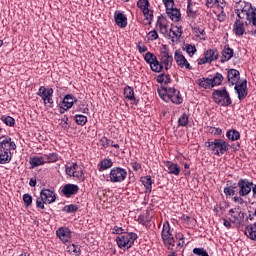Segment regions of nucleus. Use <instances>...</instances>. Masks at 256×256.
I'll return each instance as SVG.
<instances>
[{
	"mask_svg": "<svg viewBox=\"0 0 256 256\" xmlns=\"http://www.w3.org/2000/svg\"><path fill=\"white\" fill-rule=\"evenodd\" d=\"M234 12L237 19L248 21L249 25L256 27V8L249 2L238 1L234 5Z\"/></svg>",
	"mask_w": 256,
	"mask_h": 256,
	"instance_id": "1",
	"label": "nucleus"
},
{
	"mask_svg": "<svg viewBox=\"0 0 256 256\" xmlns=\"http://www.w3.org/2000/svg\"><path fill=\"white\" fill-rule=\"evenodd\" d=\"M16 149L17 145L11 141V137L2 136V140H0V165L11 163V151H15Z\"/></svg>",
	"mask_w": 256,
	"mask_h": 256,
	"instance_id": "2",
	"label": "nucleus"
},
{
	"mask_svg": "<svg viewBox=\"0 0 256 256\" xmlns=\"http://www.w3.org/2000/svg\"><path fill=\"white\" fill-rule=\"evenodd\" d=\"M205 147H209L210 151L221 157V155H225L227 151H229V143H226L223 139H215L214 141H208L205 143Z\"/></svg>",
	"mask_w": 256,
	"mask_h": 256,
	"instance_id": "3",
	"label": "nucleus"
},
{
	"mask_svg": "<svg viewBox=\"0 0 256 256\" xmlns=\"http://www.w3.org/2000/svg\"><path fill=\"white\" fill-rule=\"evenodd\" d=\"M212 98L214 103H216V105H221V107H229L232 103L231 97L229 96V92H227L226 88L214 90Z\"/></svg>",
	"mask_w": 256,
	"mask_h": 256,
	"instance_id": "4",
	"label": "nucleus"
},
{
	"mask_svg": "<svg viewBox=\"0 0 256 256\" xmlns=\"http://www.w3.org/2000/svg\"><path fill=\"white\" fill-rule=\"evenodd\" d=\"M135 241H137V234L133 232L116 237L119 249H131L132 245H135Z\"/></svg>",
	"mask_w": 256,
	"mask_h": 256,
	"instance_id": "5",
	"label": "nucleus"
},
{
	"mask_svg": "<svg viewBox=\"0 0 256 256\" xmlns=\"http://www.w3.org/2000/svg\"><path fill=\"white\" fill-rule=\"evenodd\" d=\"M110 183H123L127 179V170L121 167H114L109 173Z\"/></svg>",
	"mask_w": 256,
	"mask_h": 256,
	"instance_id": "6",
	"label": "nucleus"
},
{
	"mask_svg": "<svg viewBox=\"0 0 256 256\" xmlns=\"http://www.w3.org/2000/svg\"><path fill=\"white\" fill-rule=\"evenodd\" d=\"M37 95L38 97H41L42 101H44V105L49 103V107H53V88H45V86H41Z\"/></svg>",
	"mask_w": 256,
	"mask_h": 256,
	"instance_id": "7",
	"label": "nucleus"
},
{
	"mask_svg": "<svg viewBox=\"0 0 256 256\" xmlns=\"http://www.w3.org/2000/svg\"><path fill=\"white\" fill-rule=\"evenodd\" d=\"M160 63L166 71H169L173 66V56L169 54V50L164 46V50L160 53Z\"/></svg>",
	"mask_w": 256,
	"mask_h": 256,
	"instance_id": "8",
	"label": "nucleus"
},
{
	"mask_svg": "<svg viewBox=\"0 0 256 256\" xmlns=\"http://www.w3.org/2000/svg\"><path fill=\"white\" fill-rule=\"evenodd\" d=\"M237 187H239V195L240 197H247L249 193H251V189H253V182L248 179H240L237 183Z\"/></svg>",
	"mask_w": 256,
	"mask_h": 256,
	"instance_id": "9",
	"label": "nucleus"
},
{
	"mask_svg": "<svg viewBox=\"0 0 256 256\" xmlns=\"http://www.w3.org/2000/svg\"><path fill=\"white\" fill-rule=\"evenodd\" d=\"M161 238L164 245H171V241L175 240L173 234L171 233V225L169 221L164 222L161 232Z\"/></svg>",
	"mask_w": 256,
	"mask_h": 256,
	"instance_id": "10",
	"label": "nucleus"
},
{
	"mask_svg": "<svg viewBox=\"0 0 256 256\" xmlns=\"http://www.w3.org/2000/svg\"><path fill=\"white\" fill-rule=\"evenodd\" d=\"M164 91L168 99L175 105H181V103H183V97H181V92H179V90L175 88H164Z\"/></svg>",
	"mask_w": 256,
	"mask_h": 256,
	"instance_id": "11",
	"label": "nucleus"
},
{
	"mask_svg": "<svg viewBox=\"0 0 256 256\" xmlns=\"http://www.w3.org/2000/svg\"><path fill=\"white\" fill-rule=\"evenodd\" d=\"M174 60L176 61L178 67L183 69H188V71H191L193 69V66L189 64V61H187V58L183 55V52L181 50H176L174 53Z\"/></svg>",
	"mask_w": 256,
	"mask_h": 256,
	"instance_id": "12",
	"label": "nucleus"
},
{
	"mask_svg": "<svg viewBox=\"0 0 256 256\" xmlns=\"http://www.w3.org/2000/svg\"><path fill=\"white\" fill-rule=\"evenodd\" d=\"M235 92L238 95L239 101H243L245 97L249 94V90L247 89V79H244L242 82L235 84Z\"/></svg>",
	"mask_w": 256,
	"mask_h": 256,
	"instance_id": "13",
	"label": "nucleus"
},
{
	"mask_svg": "<svg viewBox=\"0 0 256 256\" xmlns=\"http://www.w3.org/2000/svg\"><path fill=\"white\" fill-rule=\"evenodd\" d=\"M245 25H249V21H243L239 18L233 24V33L236 37H243L245 34Z\"/></svg>",
	"mask_w": 256,
	"mask_h": 256,
	"instance_id": "14",
	"label": "nucleus"
},
{
	"mask_svg": "<svg viewBox=\"0 0 256 256\" xmlns=\"http://www.w3.org/2000/svg\"><path fill=\"white\" fill-rule=\"evenodd\" d=\"M241 79V73H239V70L237 69H230L227 72V81L229 84V87H233V85H237L241 83L242 81H239Z\"/></svg>",
	"mask_w": 256,
	"mask_h": 256,
	"instance_id": "15",
	"label": "nucleus"
},
{
	"mask_svg": "<svg viewBox=\"0 0 256 256\" xmlns=\"http://www.w3.org/2000/svg\"><path fill=\"white\" fill-rule=\"evenodd\" d=\"M56 235L62 243H69L71 241V230L67 227H60L56 231Z\"/></svg>",
	"mask_w": 256,
	"mask_h": 256,
	"instance_id": "16",
	"label": "nucleus"
},
{
	"mask_svg": "<svg viewBox=\"0 0 256 256\" xmlns=\"http://www.w3.org/2000/svg\"><path fill=\"white\" fill-rule=\"evenodd\" d=\"M73 103H75V98H73V95H66L60 104V113H65V111L71 109L73 107Z\"/></svg>",
	"mask_w": 256,
	"mask_h": 256,
	"instance_id": "17",
	"label": "nucleus"
},
{
	"mask_svg": "<svg viewBox=\"0 0 256 256\" xmlns=\"http://www.w3.org/2000/svg\"><path fill=\"white\" fill-rule=\"evenodd\" d=\"M40 197L42 198L43 203L48 204L55 203V200L57 199L55 193L50 189L41 190Z\"/></svg>",
	"mask_w": 256,
	"mask_h": 256,
	"instance_id": "18",
	"label": "nucleus"
},
{
	"mask_svg": "<svg viewBox=\"0 0 256 256\" xmlns=\"http://www.w3.org/2000/svg\"><path fill=\"white\" fill-rule=\"evenodd\" d=\"M61 193L67 198L72 197V195H77V193H79V186L75 184H65L62 187Z\"/></svg>",
	"mask_w": 256,
	"mask_h": 256,
	"instance_id": "19",
	"label": "nucleus"
},
{
	"mask_svg": "<svg viewBox=\"0 0 256 256\" xmlns=\"http://www.w3.org/2000/svg\"><path fill=\"white\" fill-rule=\"evenodd\" d=\"M235 51L233 48L229 47V45H225L223 50L221 51L220 62L227 63V61H231L233 58Z\"/></svg>",
	"mask_w": 256,
	"mask_h": 256,
	"instance_id": "20",
	"label": "nucleus"
},
{
	"mask_svg": "<svg viewBox=\"0 0 256 256\" xmlns=\"http://www.w3.org/2000/svg\"><path fill=\"white\" fill-rule=\"evenodd\" d=\"M114 19L118 27H121L122 29L127 27V16H125V14H123L122 12L116 11L114 14Z\"/></svg>",
	"mask_w": 256,
	"mask_h": 256,
	"instance_id": "21",
	"label": "nucleus"
},
{
	"mask_svg": "<svg viewBox=\"0 0 256 256\" xmlns=\"http://www.w3.org/2000/svg\"><path fill=\"white\" fill-rule=\"evenodd\" d=\"M166 168L170 175L177 176V175H179V173H181V166H179L178 164H175L171 161L166 162Z\"/></svg>",
	"mask_w": 256,
	"mask_h": 256,
	"instance_id": "22",
	"label": "nucleus"
},
{
	"mask_svg": "<svg viewBox=\"0 0 256 256\" xmlns=\"http://www.w3.org/2000/svg\"><path fill=\"white\" fill-rule=\"evenodd\" d=\"M244 233L248 239L256 241V223L246 226Z\"/></svg>",
	"mask_w": 256,
	"mask_h": 256,
	"instance_id": "23",
	"label": "nucleus"
},
{
	"mask_svg": "<svg viewBox=\"0 0 256 256\" xmlns=\"http://www.w3.org/2000/svg\"><path fill=\"white\" fill-rule=\"evenodd\" d=\"M197 85H199V87H202L203 89H213V81L211 80V78H200L197 80Z\"/></svg>",
	"mask_w": 256,
	"mask_h": 256,
	"instance_id": "24",
	"label": "nucleus"
},
{
	"mask_svg": "<svg viewBox=\"0 0 256 256\" xmlns=\"http://www.w3.org/2000/svg\"><path fill=\"white\" fill-rule=\"evenodd\" d=\"M29 163L31 165V169H35V167H39L41 165H45V158L43 156H34L30 157Z\"/></svg>",
	"mask_w": 256,
	"mask_h": 256,
	"instance_id": "25",
	"label": "nucleus"
},
{
	"mask_svg": "<svg viewBox=\"0 0 256 256\" xmlns=\"http://www.w3.org/2000/svg\"><path fill=\"white\" fill-rule=\"evenodd\" d=\"M171 21L178 23L181 20V12L177 8H172L170 11L166 12Z\"/></svg>",
	"mask_w": 256,
	"mask_h": 256,
	"instance_id": "26",
	"label": "nucleus"
},
{
	"mask_svg": "<svg viewBox=\"0 0 256 256\" xmlns=\"http://www.w3.org/2000/svg\"><path fill=\"white\" fill-rule=\"evenodd\" d=\"M205 55L210 63H213V61H217V59H219V51L217 49H208L205 52Z\"/></svg>",
	"mask_w": 256,
	"mask_h": 256,
	"instance_id": "27",
	"label": "nucleus"
},
{
	"mask_svg": "<svg viewBox=\"0 0 256 256\" xmlns=\"http://www.w3.org/2000/svg\"><path fill=\"white\" fill-rule=\"evenodd\" d=\"M141 183L144 185L146 189V193H151V189L153 186V180L151 179V176L147 175V176L141 177Z\"/></svg>",
	"mask_w": 256,
	"mask_h": 256,
	"instance_id": "28",
	"label": "nucleus"
},
{
	"mask_svg": "<svg viewBox=\"0 0 256 256\" xmlns=\"http://www.w3.org/2000/svg\"><path fill=\"white\" fill-rule=\"evenodd\" d=\"M111 167H113V161H111V159H103L98 164L99 171H107V169H111Z\"/></svg>",
	"mask_w": 256,
	"mask_h": 256,
	"instance_id": "29",
	"label": "nucleus"
},
{
	"mask_svg": "<svg viewBox=\"0 0 256 256\" xmlns=\"http://www.w3.org/2000/svg\"><path fill=\"white\" fill-rule=\"evenodd\" d=\"M226 137L230 141H239V139H241V134L239 133V131L232 129L227 131Z\"/></svg>",
	"mask_w": 256,
	"mask_h": 256,
	"instance_id": "30",
	"label": "nucleus"
},
{
	"mask_svg": "<svg viewBox=\"0 0 256 256\" xmlns=\"http://www.w3.org/2000/svg\"><path fill=\"white\" fill-rule=\"evenodd\" d=\"M142 13L144 15V21L145 25H151L152 21H153V10L146 8L145 10H142Z\"/></svg>",
	"mask_w": 256,
	"mask_h": 256,
	"instance_id": "31",
	"label": "nucleus"
},
{
	"mask_svg": "<svg viewBox=\"0 0 256 256\" xmlns=\"http://www.w3.org/2000/svg\"><path fill=\"white\" fill-rule=\"evenodd\" d=\"M150 69L154 73H161V71H163V65L161 64V61L155 58V60L150 64Z\"/></svg>",
	"mask_w": 256,
	"mask_h": 256,
	"instance_id": "32",
	"label": "nucleus"
},
{
	"mask_svg": "<svg viewBox=\"0 0 256 256\" xmlns=\"http://www.w3.org/2000/svg\"><path fill=\"white\" fill-rule=\"evenodd\" d=\"M124 97L129 101H135V91L130 86L124 88Z\"/></svg>",
	"mask_w": 256,
	"mask_h": 256,
	"instance_id": "33",
	"label": "nucleus"
},
{
	"mask_svg": "<svg viewBox=\"0 0 256 256\" xmlns=\"http://www.w3.org/2000/svg\"><path fill=\"white\" fill-rule=\"evenodd\" d=\"M223 79H224L223 74L219 72L214 74V76L211 78L213 87H217L221 85V83H223Z\"/></svg>",
	"mask_w": 256,
	"mask_h": 256,
	"instance_id": "34",
	"label": "nucleus"
},
{
	"mask_svg": "<svg viewBox=\"0 0 256 256\" xmlns=\"http://www.w3.org/2000/svg\"><path fill=\"white\" fill-rule=\"evenodd\" d=\"M1 121L4 125H7V127H15V118L7 115L1 116Z\"/></svg>",
	"mask_w": 256,
	"mask_h": 256,
	"instance_id": "35",
	"label": "nucleus"
},
{
	"mask_svg": "<svg viewBox=\"0 0 256 256\" xmlns=\"http://www.w3.org/2000/svg\"><path fill=\"white\" fill-rule=\"evenodd\" d=\"M187 125H189V115H187V113H183L178 118V127H187Z\"/></svg>",
	"mask_w": 256,
	"mask_h": 256,
	"instance_id": "36",
	"label": "nucleus"
},
{
	"mask_svg": "<svg viewBox=\"0 0 256 256\" xmlns=\"http://www.w3.org/2000/svg\"><path fill=\"white\" fill-rule=\"evenodd\" d=\"M183 51H186V53H188L189 57H193L195 55V53H197V48L195 47V45L184 44Z\"/></svg>",
	"mask_w": 256,
	"mask_h": 256,
	"instance_id": "37",
	"label": "nucleus"
},
{
	"mask_svg": "<svg viewBox=\"0 0 256 256\" xmlns=\"http://www.w3.org/2000/svg\"><path fill=\"white\" fill-rule=\"evenodd\" d=\"M74 121L77 123V125L84 127V125H87V116L81 115V114H76L74 116Z\"/></svg>",
	"mask_w": 256,
	"mask_h": 256,
	"instance_id": "38",
	"label": "nucleus"
},
{
	"mask_svg": "<svg viewBox=\"0 0 256 256\" xmlns=\"http://www.w3.org/2000/svg\"><path fill=\"white\" fill-rule=\"evenodd\" d=\"M236 213H238V216H233L234 220L232 223H241L245 219V213L241 211V207L235 208Z\"/></svg>",
	"mask_w": 256,
	"mask_h": 256,
	"instance_id": "39",
	"label": "nucleus"
},
{
	"mask_svg": "<svg viewBox=\"0 0 256 256\" xmlns=\"http://www.w3.org/2000/svg\"><path fill=\"white\" fill-rule=\"evenodd\" d=\"M65 169H66V175H69V177H73V175L75 174V171L79 169V166L77 163H73L71 166L66 165Z\"/></svg>",
	"mask_w": 256,
	"mask_h": 256,
	"instance_id": "40",
	"label": "nucleus"
},
{
	"mask_svg": "<svg viewBox=\"0 0 256 256\" xmlns=\"http://www.w3.org/2000/svg\"><path fill=\"white\" fill-rule=\"evenodd\" d=\"M44 157L47 159L45 163H57L59 161V154L57 153L45 154Z\"/></svg>",
	"mask_w": 256,
	"mask_h": 256,
	"instance_id": "41",
	"label": "nucleus"
},
{
	"mask_svg": "<svg viewBox=\"0 0 256 256\" xmlns=\"http://www.w3.org/2000/svg\"><path fill=\"white\" fill-rule=\"evenodd\" d=\"M64 213H77L79 211V207L76 204L66 205L62 208Z\"/></svg>",
	"mask_w": 256,
	"mask_h": 256,
	"instance_id": "42",
	"label": "nucleus"
},
{
	"mask_svg": "<svg viewBox=\"0 0 256 256\" xmlns=\"http://www.w3.org/2000/svg\"><path fill=\"white\" fill-rule=\"evenodd\" d=\"M67 252L68 253H74V255L79 256V255H81V248H79L78 245L70 244L67 247Z\"/></svg>",
	"mask_w": 256,
	"mask_h": 256,
	"instance_id": "43",
	"label": "nucleus"
},
{
	"mask_svg": "<svg viewBox=\"0 0 256 256\" xmlns=\"http://www.w3.org/2000/svg\"><path fill=\"white\" fill-rule=\"evenodd\" d=\"M221 5H223L222 0H207L206 1V6L210 9H212V7H222L223 8V6H221Z\"/></svg>",
	"mask_w": 256,
	"mask_h": 256,
	"instance_id": "44",
	"label": "nucleus"
},
{
	"mask_svg": "<svg viewBox=\"0 0 256 256\" xmlns=\"http://www.w3.org/2000/svg\"><path fill=\"white\" fill-rule=\"evenodd\" d=\"M137 7H139L141 11H145V9L151 7V4L149 3V0H138Z\"/></svg>",
	"mask_w": 256,
	"mask_h": 256,
	"instance_id": "45",
	"label": "nucleus"
},
{
	"mask_svg": "<svg viewBox=\"0 0 256 256\" xmlns=\"http://www.w3.org/2000/svg\"><path fill=\"white\" fill-rule=\"evenodd\" d=\"M187 15L192 18L197 17V11L193 9V3H191V0H188Z\"/></svg>",
	"mask_w": 256,
	"mask_h": 256,
	"instance_id": "46",
	"label": "nucleus"
},
{
	"mask_svg": "<svg viewBox=\"0 0 256 256\" xmlns=\"http://www.w3.org/2000/svg\"><path fill=\"white\" fill-rule=\"evenodd\" d=\"M74 179H77L78 181H85V176L83 175V170L80 169L78 166V169L74 171V174L72 175Z\"/></svg>",
	"mask_w": 256,
	"mask_h": 256,
	"instance_id": "47",
	"label": "nucleus"
},
{
	"mask_svg": "<svg viewBox=\"0 0 256 256\" xmlns=\"http://www.w3.org/2000/svg\"><path fill=\"white\" fill-rule=\"evenodd\" d=\"M162 2L166 8V13L171 11V9H175V0H162Z\"/></svg>",
	"mask_w": 256,
	"mask_h": 256,
	"instance_id": "48",
	"label": "nucleus"
},
{
	"mask_svg": "<svg viewBox=\"0 0 256 256\" xmlns=\"http://www.w3.org/2000/svg\"><path fill=\"white\" fill-rule=\"evenodd\" d=\"M156 58H157V56H155V54H153L151 52H147L144 55V60L146 61V63H148V65H151L153 63V61H155Z\"/></svg>",
	"mask_w": 256,
	"mask_h": 256,
	"instance_id": "49",
	"label": "nucleus"
},
{
	"mask_svg": "<svg viewBox=\"0 0 256 256\" xmlns=\"http://www.w3.org/2000/svg\"><path fill=\"white\" fill-rule=\"evenodd\" d=\"M23 202L26 207H30V205L33 204V197L30 194H24L23 195Z\"/></svg>",
	"mask_w": 256,
	"mask_h": 256,
	"instance_id": "50",
	"label": "nucleus"
},
{
	"mask_svg": "<svg viewBox=\"0 0 256 256\" xmlns=\"http://www.w3.org/2000/svg\"><path fill=\"white\" fill-rule=\"evenodd\" d=\"M193 253L194 255L198 256H209V253H207V250H205V248H194Z\"/></svg>",
	"mask_w": 256,
	"mask_h": 256,
	"instance_id": "51",
	"label": "nucleus"
},
{
	"mask_svg": "<svg viewBox=\"0 0 256 256\" xmlns=\"http://www.w3.org/2000/svg\"><path fill=\"white\" fill-rule=\"evenodd\" d=\"M100 143H101L102 147L107 149V147H109L113 143V140H109V138H107V137H102L100 140Z\"/></svg>",
	"mask_w": 256,
	"mask_h": 256,
	"instance_id": "52",
	"label": "nucleus"
},
{
	"mask_svg": "<svg viewBox=\"0 0 256 256\" xmlns=\"http://www.w3.org/2000/svg\"><path fill=\"white\" fill-rule=\"evenodd\" d=\"M149 221V217L145 214L138 216V223H140L141 225H147Z\"/></svg>",
	"mask_w": 256,
	"mask_h": 256,
	"instance_id": "53",
	"label": "nucleus"
},
{
	"mask_svg": "<svg viewBox=\"0 0 256 256\" xmlns=\"http://www.w3.org/2000/svg\"><path fill=\"white\" fill-rule=\"evenodd\" d=\"M193 33L195 34L196 37H201V35L205 36V29L199 28V27H194Z\"/></svg>",
	"mask_w": 256,
	"mask_h": 256,
	"instance_id": "54",
	"label": "nucleus"
},
{
	"mask_svg": "<svg viewBox=\"0 0 256 256\" xmlns=\"http://www.w3.org/2000/svg\"><path fill=\"white\" fill-rule=\"evenodd\" d=\"M159 38V34H157L156 30H152L148 33V40L149 41H155Z\"/></svg>",
	"mask_w": 256,
	"mask_h": 256,
	"instance_id": "55",
	"label": "nucleus"
},
{
	"mask_svg": "<svg viewBox=\"0 0 256 256\" xmlns=\"http://www.w3.org/2000/svg\"><path fill=\"white\" fill-rule=\"evenodd\" d=\"M130 166L132 167L133 171H140V169H141V163H139L135 160H132L130 162Z\"/></svg>",
	"mask_w": 256,
	"mask_h": 256,
	"instance_id": "56",
	"label": "nucleus"
},
{
	"mask_svg": "<svg viewBox=\"0 0 256 256\" xmlns=\"http://www.w3.org/2000/svg\"><path fill=\"white\" fill-rule=\"evenodd\" d=\"M45 203L47 202H43V198L40 196V198L36 199V207L37 209H45Z\"/></svg>",
	"mask_w": 256,
	"mask_h": 256,
	"instance_id": "57",
	"label": "nucleus"
},
{
	"mask_svg": "<svg viewBox=\"0 0 256 256\" xmlns=\"http://www.w3.org/2000/svg\"><path fill=\"white\" fill-rule=\"evenodd\" d=\"M224 193L226 197H231V195H235V190L231 188L230 186H227L224 188Z\"/></svg>",
	"mask_w": 256,
	"mask_h": 256,
	"instance_id": "58",
	"label": "nucleus"
},
{
	"mask_svg": "<svg viewBox=\"0 0 256 256\" xmlns=\"http://www.w3.org/2000/svg\"><path fill=\"white\" fill-rule=\"evenodd\" d=\"M172 34L174 35V37H176V39H179V37H181V35H183V28L182 27H178L177 28V32L176 31H172Z\"/></svg>",
	"mask_w": 256,
	"mask_h": 256,
	"instance_id": "59",
	"label": "nucleus"
},
{
	"mask_svg": "<svg viewBox=\"0 0 256 256\" xmlns=\"http://www.w3.org/2000/svg\"><path fill=\"white\" fill-rule=\"evenodd\" d=\"M123 228L122 227H118V226H114L113 228V233L115 235H123Z\"/></svg>",
	"mask_w": 256,
	"mask_h": 256,
	"instance_id": "60",
	"label": "nucleus"
},
{
	"mask_svg": "<svg viewBox=\"0 0 256 256\" xmlns=\"http://www.w3.org/2000/svg\"><path fill=\"white\" fill-rule=\"evenodd\" d=\"M225 19H227V15L225 14V12H221L220 14L217 15V20L220 23H223V21H225Z\"/></svg>",
	"mask_w": 256,
	"mask_h": 256,
	"instance_id": "61",
	"label": "nucleus"
},
{
	"mask_svg": "<svg viewBox=\"0 0 256 256\" xmlns=\"http://www.w3.org/2000/svg\"><path fill=\"white\" fill-rule=\"evenodd\" d=\"M204 55L205 56L203 58L198 60V65H205V63H211L209 61V58H207V55L206 54H204Z\"/></svg>",
	"mask_w": 256,
	"mask_h": 256,
	"instance_id": "62",
	"label": "nucleus"
},
{
	"mask_svg": "<svg viewBox=\"0 0 256 256\" xmlns=\"http://www.w3.org/2000/svg\"><path fill=\"white\" fill-rule=\"evenodd\" d=\"M137 49H138L139 53H145L147 51V46H145V45L141 46V42H139L137 44Z\"/></svg>",
	"mask_w": 256,
	"mask_h": 256,
	"instance_id": "63",
	"label": "nucleus"
},
{
	"mask_svg": "<svg viewBox=\"0 0 256 256\" xmlns=\"http://www.w3.org/2000/svg\"><path fill=\"white\" fill-rule=\"evenodd\" d=\"M157 83H164L165 82V74H159L156 78Z\"/></svg>",
	"mask_w": 256,
	"mask_h": 256,
	"instance_id": "64",
	"label": "nucleus"
}]
</instances>
